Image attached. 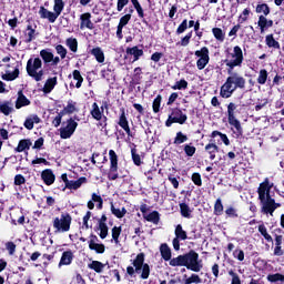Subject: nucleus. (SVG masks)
<instances>
[{"instance_id":"nucleus-1","label":"nucleus","mask_w":284,"mask_h":284,"mask_svg":"<svg viewBox=\"0 0 284 284\" xmlns=\"http://www.w3.org/2000/svg\"><path fill=\"white\" fill-rule=\"evenodd\" d=\"M274 187V183H271L268 179H265L257 189L258 200L262 205L263 214L274 215V211L281 207V203L276 202L270 194L272 189Z\"/></svg>"},{"instance_id":"nucleus-2","label":"nucleus","mask_w":284,"mask_h":284,"mask_svg":"<svg viewBox=\"0 0 284 284\" xmlns=\"http://www.w3.org/2000/svg\"><path fill=\"white\" fill-rule=\"evenodd\" d=\"M225 63L230 68L229 74H232L235 68H241L243 65V49L239 45L234 47L233 52L226 55Z\"/></svg>"},{"instance_id":"nucleus-3","label":"nucleus","mask_w":284,"mask_h":284,"mask_svg":"<svg viewBox=\"0 0 284 284\" xmlns=\"http://www.w3.org/2000/svg\"><path fill=\"white\" fill-rule=\"evenodd\" d=\"M184 267H186V270H191V272H200L203 270V262L199 260V253L190 251L184 254Z\"/></svg>"},{"instance_id":"nucleus-4","label":"nucleus","mask_w":284,"mask_h":284,"mask_svg":"<svg viewBox=\"0 0 284 284\" xmlns=\"http://www.w3.org/2000/svg\"><path fill=\"white\" fill-rule=\"evenodd\" d=\"M70 225H72V216L68 213H62L60 216L53 220V229L57 234H63L70 232Z\"/></svg>"},{"instance_id":"nucleus-5","label":"nucleus","mask_w":284,"mask_h":284,"mask_svg":"<svg viewBox=\"0 0 284 284\" xmlns=\"http://www.w3.org/2000/svg\"><path fill=\"white\" fill-rule=\"evenodd\" d=\"M145 263V254L140 253L136 255L133 261V267L135 268L136 274H141L140 278L143 281L150 278V265Z\"/></svg>"},{"instance_id":"nucleus-6","label":"nucleus","mask_w":284,"mask_h":284,"mask_svg":"<svg viewBox=\"0 0 284 284\" xmlns=\"http://www.w3.org/2000/svg\"><path fill=\"white\" fill-rule=\"evenodd\" d=\"M236 111V104L234 103H230L227 105V119H229V123L235 128L234 134L236 136H241V134H243V128L241 126V121H239V119H236V115H234V112Z\"/></svg>"},{"instance_id":"nucleus-7","label":"nucleus","mask_w":284,"mask_h":284,"mask_svg":"<svg viewBox=\"0 0 284 284\" xmlns=\"http://www.w3.org/2000/svg\"><path fill=\"white\" fill-rule=\"evenodd\" d=\"M110 156V171L108 179L110 181H116L119 179V156L116 155V152L114 150L109 151Z\"/></svg>"},{"instance_id":"nucleus-8","label":"nucleus","mask_w":284,"mask_h":284,"mask_svg":"<svg viewBox=\"0 0 284 284\" xmlns=\"http://www.w3.org/2000/svg\"><path fill=\"white\" fill-rule=\"evenodd\" d=\"M79 126V123L74 121L73 119H69L65 122L62 123V126L60 128V136L61 139H70L72 134L77 131V128Z\"/></svg>"},{"instance_id":"nucleus-9","label":"nucleus","mask_w":284,"mask_h":284,"mask_svg":"<svg viewBox=\"0 0 284 284\" xmlns=\"http://www.w3.org/2000/svg\"><path fill=\"white\" fill-rule=\"evenodd\" d=\"M195 57H197V70H205V67L210 63V49L203 47L201 50L195 51Z\"/></svg>"},{"instance_id":"nucleus-10","label":"nucleus","mask_w":284,"mask_h":284,"mask_svg":"<svg viewBox=\"0 0 284 284\" xmlns=\"http://www.w3.org/2000/svg\"><path fill=\"white\" fill-rule=\"evenodd\" d=\"M174 234L175 237L172 241L173 250H175V252H179V250H181V241H187V232L183 230V226L181 224H178L175 226Z\"/></svg>"},{"instance_id":"nucleus-11","label":"nucleus","mask_w":284,"mask_h":284,"mask_svg":"<svg viewBox=\"0 0 284 284\" xmlns=\"http://www.w3.org/2000/svg\"><path fill=\"white\" fill-rule=\"evenodd\" d=\"M235 90L236 87H234V84L229 79H226L225 83L221 87L220 95L222 99H230V97L234 94Z\"/></svg>"},{"instance_id":"nucleus-12","label":"nucleus","mask_w":284,"mask_h":284,"mask_svg":"<svg viewBox=\"0 0 284 284\" xmlns=\"http://www.w3.org/2000/svg\"><path fill=\"white\" fill-rule=\"evenodd\" d=\"M235 90L236 87H234V84L229 79H226L225 83L221 87L220 95L222 99H230V97L234 94Z\"/></svg>"},{"instance_id":"nucleus-13","label":"nucleus","mask_w":284,"mask_h":284,"mask_svg":"<svg viewBox=\"0 0 284 284\" xmlns=\"http://www.w3.org/2000/svg\"><path fill=\"white\" fill-rule=\"evenodd\" d=\"M227 80L233 84V88L235 90L239 88L240 90H244L245 88V78H243L239 73H231V75L227 78Z\"/></svg>"},{"instance_id":"nucleus-14","label":"nucleus","mask_w":284,"mask_h":284,"mask_svg":"<svg viewBox=\"0 0 284 284\" xmlns=\"http://www.w3.org/2000/svg\"><path fill=\"white\" fill-rule=\"evenodd\" d=\"M170 116L175 123H179L180 125H183L185 121H187V114L183 113V111L179 108L172 109Z\"/></svg>"},{"instance_id":"nucleus-15","label":"nucleus","mask_w":284,"mask_h":284,"mask_svg":"<svg viewBox=\"0 0 284 284\" xmlns=\"http://www.w3.org/2000/svg\"><path fill=\"white\" fill-rule=\"evenodd\" d=\"M92 14L90 12L87 13H82L80 16V30H85V28L88 30H93L94 29V23H92Z\"/></svg>"},{"instance_id":"nucleus-16","label":"nucleus","mask_w":284,"mask_h":284,"mask_svg":"<svg viewBox=\"0 0 284 284\" xmlns=\"http://www.w3.org/2000/svg\"><path fill=\"white\" fill-rule=\"evenodd\" d=\"M97 241H99V237H97V235H91L89 248L97 252V254H103V252H105V245L99 244Z\"/></svg>"},{"instance_id":"nucleus-17","label":"nucleus","mask_w":284,"mask_h":284,"mask_svg":"<svg viewBox=\"0 0 284 284\" xmlns=\"http://www.w3.org/2000/svg\"><path fill=\"white\" fill-rule=\"evenodd\" d=\"M57 87V77L53 78H49L43 88H41L40 90H38V92H43V94H50V92H52L54 90V88Z\"/></svg>"},{"instance_id":"nucleus-18","label":"nucleus","mask_w":284,"mask_h":284,"mask_svg":"<svg viewBox=\"0 0 284 284\" xmlns=\"http://www.w3.org/2000/svg\"><path fill=\"white\" fill-rule=\"evenodd\" d=\"M39 14L41 17V19H48V21L50 23H54V21H57V19H59V16L57 14V12H52V11H49L48 9L41 7L40 8V11H39Z\"/></svg>"},{"instance_id":"nucleus-19","label":"nucleus","mask_w":284,"mask_h":284,"mask_svg":"<svg viewBox=\"0 0 284 284\" xmlns=\"http://www.w3.org/2000/svg\"><path fill=\"white\" fill-rule=\"evenodd\" d=\"M118 124L130 136V134H131L130 123L128 122V116H125V109H121V114H120Z\"/></svg>"},{"instance_id":"nucleus-20","label":"nucleus","mask_w":284,"mask_h":284,"mask_svg":"<svg viewBox=\"0 0 284 284\" xmlns=\"http://www.w3.org/2000/svg\"><path fill=\"white\" fill-rule=\"evenodd\" d=\"M257 26H258L261 32L263 33V32H265V30H267V28H272L274 26V21L267 20V18H265V16H260Z\"/></svg>"},{"instance_id":"nucleus-21","label":"nucleus","mask_w":284,"mask_h":284,"mask_svg":"<svg viewBox=\"0 0 284 284\" xmlns=\"http://www.w3.org/2000/svg\"><path fill=\"white\" fill-rule=\"evenodd\" d=\"M41 179L45 183V185H52V183H54L55 176L52 170L47 169L42 171Z\"/></svg>"},{"instance_id":"nucleus-22","label":"nucleus","mask_w":284,"mask_h":284,"mask_svg":"<svg viewBox=\"0 0 284 284\" xmlns=\"http://www.w3.org/2000/svg\"><path fill=\"white\" fill-rule=\"evenodd\" d=\"M27 72L29 77L37 79V58L29 59L27 63Z\"/></svg>"},{"instance_id":"nucleus-23","label":"nucleus","mask_w":284,"mask_h":284,"mask_svg":"<svg viewBox=\"0 0 284 284\" xmlns=\"http://www.w3.org/2000/svg\"><path fill=\"white\" fill-rule=\"evenodd\" d=\"M90 114L93 119H95V121H101V119H103V108L100 109L99 104L94 102L91 106Z\"/></svg>"},{"instance_id":"nucleus-24","label":"nucleus","mask_w":284,"mask_h":284,"mask_svg":"<svg viewBox=\"0 0 284 284\" xmlns=\"http://www.w3.org/2000/svg\"><path fill=\"white\" fill-rule=\"evenodd\" d=\"M14 110V104L10 101H4L0 103V112L4 114L6 116L12 114V111Z\"/></svg>"},{"instance_id":"nucleus-25","label":"nucleus","mask_w":284,"mask_h":284,"mask_svg":"<svg viewBox=\"0 0 284 284\" xmlns=\"http://www.w3.org/2000/svg\"><path fill=\"white\" fill-rule=\"evenodd\" d=\"M24 105H30V100L23 95V91H19L16 108L17 110H21V108H24Z\"/></svg>"},{"instance_id":"nucleus-26","label":"nucleus","mask_w":284,"mask_h":284,"mask_svg":"<svg viewBox=\"0 0 284 284\" xmlns=\"http://www.w3.org/2000/svg\"><path fill=\"white\" fill-rule=\"evenodd\" d=\"M74 258V254H72V251H67L62 253L59 266L61 265H70Z\"/></svg>"},{"instance_id":"nucleus-27","label":"nucleus","mask_w":284,"mask_h":284,"mask_svg":"<svg viewBox=\"0 0 284 284\" xmlns=\"http://www.w3.org/2000/svg\"><path fill=\"white\" fill-rule=\"evenodd\" d=\"M169 261V265H171V267H185V255H179L178 257H173Z\"/></svg>"},{"instance_id":"nucleus-28","label":"nucleus","mask_w":284,"mask_h":284,"mask_svg":"<svg viewBox=\"0 0 284 284\" xmlns=\"http://www.w3.org/2000/svg\"><path fill=\"white\" fill-rule=\"evenodd\" d=\"M160 253H161V256L164 261H171L172 250L170 248V246H168V244H162L160 246Z\"/></svg>"},{"instance_id":"nucleus-29","label":"nucleus","mask_w":284,"mask_h":284,"mask_svg":"<svg viewBox=\"0 0 284 284\" xmlns=\"http://www.w3.org/2000/svg\"><path fill=\"white\" fill-rule=\"evenodd\" d=\"M91 54L95 57V60L98 61V63H103L105 61V54L103 53V50L99 47L93 48L91 50Z\"/></svg>"},{"instance_id":"nucleus-30","label":"nucleus","mask_w":284,"mask_h":284,"mask_svg":"<svg viewBox=\"0 0 284 284\" xmlns=\"http://www.w3.org/2000/svg\"><path fill=\"white\" fill-rule=\"evenodd\" d=\"M89 270H93V272H97L98 274H101L103 270L105 268V264L99 262V261H92L88 264Z\"/></svg>"},{"instance_id":"nucleus-31","label":"nucleus","mask_w":284,"mask_h":284,"mask_svg":"<svg viewBox=\"0 0 284 284\" xmlns=\"http://www.w3.org/2000/svg\"><path fill=\"white\" fill-rule=\"evenodd\" d=\"M205 150L210 154L211 161H214L216 159V152H219V145L215 143H209L205 145Z\"/></svg>"},{"instance_id":"nucleus-32","label":"nucleus","mask_w":284,"mask_h":284,"mask_svg":"<svg viewBox=\"0 0 284 284\" xmlns=\"http://www.w3.org/2000/svg\"><path fill=\"white\" fill-rule=\"evenodd\" d=\"M83 183H85V178H80L79 180L75 181H69V183H67V189L79 190V187H81Z\"/></svg>"},{"instance_id":"nucleus-33","label":"nucleus","mask_w":284,"mask_h":284,"mask_svg":"<svg viewBox=\"0 0 284 284\" xmlns=\"http://www.w3.org/2000/svg\"><path fill=\"white\" fill-rule=\"evenodd\" d=\"M265 43L268 48H274L275 50H281V44L278 43V41H276L274 39L273 34H268L265 38Z\"/></svg>"},{"instance_id":"nucleus-34","label":"nucleus","mask_w":284,"mask_h":284,"mask_svg":"<svg viewBox=\"0 0 284 284\" xmlns=\"http://www.w3.org/2000/svg\"><path fill=\"white\" fill-rule=\"evenodd\" d=\"M111 212L113 214V216H116V219H123V216H125V214H128V210H125V207H116L114 206V204H111Z\"/></svg>"},{"instance_id":"nucleus-35","label":"nucleus","mask_w":284,"mask_h":284,"mask_svg":"<svg viewBox=\"0 0 284 284\" xmlns=\"http://www.w3.org/2000/svg\"><path fill=\"white\" fill-rule=\"evenodd\" d=\"M132 12H134V9H130L129 13L124 14L123 17L120 18L119 24L120 28H125L128 23H130V20L132 19Z\"/></svg>"},{"instance_id":"nucleus-36","label":"nucleus","mask_w":284,"mask_h":284,"mask_svg":"<svg viewBox=\"0 0 284 284\" xmlns=\"http://www.w3.org/2000/svg\"><path fill=\"white\" fill-rule=\"evenodd\" d=\"M126 52L134 57L133 61H139L143 57V50L139 49V47L129 48Z\"/></svg>"},{"instance_id":"nucleus-37","label":"nucleus","mask_w":284,"mask_h":284,"mask_svg":"<svg viewBox=\"0 0 284 284\" xmlns=\"http://www.w3.org/2000/svg\"><path fill=\"white\" fill-rule=\"evenodd\" d=\"M65 45L71 50V52H77L79 50V41L75 38H68L65 40Z\"/></svg>"},{"instance_id":"nucleus-38","label":"nucleus","mask_w":284,"mask_h":284,"mask_svg":"<svg viewBox=\"0 0 284 284\" xmlns=\"http://www.w3.org/2000/svg\"><path fill=\"white\" fill-rule=\"evenodd\" d=\"M180 212L184 219H192V209L186 203L180 204Z\"/></svg>"},{"instance_id":"nucleus-39","label":"nucleus","mask_w":284,"mask_h":284,"mask_svg":"<svg viewBox=\"0 0 284 284\" xmlns=\"http://www.w3.org/2000/svg\"><path fill=\"white\" fill-rule=\"evenodd\" d=\"M267 77H270L267 70L261 69L257 75V83L260 85H265V83H267Z\"/></svg>"},{"instance_id":"nucleus-40","label":"nucleus","mask_w":284,"mask_h":284,"mask_svg":"<svg viewBox=\"0 0 284 284\" xmlns=\"http://www.w3.org/2000/svg\"><path fill=\"white\" fill-rule=\"evenodd\" d=\"M54 6L53 10L58 17L61 16V12H63V9L65 8V2L63 0H53Z\"/></svg>"},{"instance_id":"nucleus-41","label":"nucleus","mask_w":284,"mask_h":284,"mask_svg":"<svg viewBox=\"0 0 284 284\" xmlns=\"http://www.w3.org/2000/svg\"><path fill=\"white\" fill-rule=\"evenodd\" d=\"M30 145L32 142L30 140H21L16 149L17 152H26V150H30Z\"/></svg>"},{"instance_id":"nucleus-42","label":"nucleus","mask_w":284,"mask_h":284,"mask_svg":"<svg viewBox=\"0 0 284 284\" xmlns=\"http://www.w3.org/2000/svg\"><path fill=\"white\" fill-rule=\"evenodd\" d=\"M144 219L146 221H149L150 223H154L156 225V223H159V221H160L159 212L153 211V212H151L149 214H145Z\"/></svg>"},{"instance_id":"nucleus-43","label":"nucleus","mask_w":284,"mask_h":284,"mask_svg":"<svg viewBox=\"0 0 284 284\" xmlns=\"http://www.w3.org/2000/svg\"><path fill=\"white\" fill-rule=\"evenodd\" d=\"M255 12L257 14H264V17H267V14H270V6L266 3L257 4Z\"/></svg>"},{"instance_id":"nucleus-44","label":"nucleus","mask_w":284,"mask_h":284,"mask_svg":"<svg viewBox=\"0 0 284 284\" xmlns=\"http://www.w3.org/2000/svg\"><path fill=\"white\" fill-rule=\"evenodd\" d=\"M41 58L43 59L44 63H50L52 59H54V54L50 52V50L44 49L40 52Z\"/></svg>"},{"instance_id":"nucleus-45","label":"nucleus","mask_w":284,"mask_h":284,"mask_svg":"<svg viewBox=\"0 0 284 284\" xmlns=\"http://www.w3.org/2000/svg\"><path fill=\"white\" fill-rule=\"evenodd\" d=\"M19 78V69H14L13 72L2 74L3 81H14V79Z\"/></svg>"},{"instance_id":"nucleus-46","label":"nucleus","mask_w":284,"mask_h":284,"mask_svg":"<svg viewBox=\"0 0 284 284\" xmlns=\"http://www.w3.org/2000/svg\"><path fill=\"white\" fill-rule=\"evenodd\" d=\"M212 33L217 41H221V42L225 41V33H223V30L221 28H213Z\"/></svg>"},{"instance_id":"nucleus-47","label":"nucleus","mask_w":284,"mask_h":284,"mask_svg":"<svg viewBox=\"0 0 284 284\" xmlns=\"http://www.w3.org/2000/svg\"><path fill=\"white\" fill-rule=\"evenodd\" d=\"M187 141V135L183 134V132H178L174 138V145H181L182 143H185Z\"/></svg>"},{"instance_id":"nucleus-48","label":"nucleus","mask_w":284,"mask_h":284,"mask_svg":"<svg viewBox=\"0 0 284 284\" xmlns=\"http://www.w3.org/2000/svg\"><path fill=\"white\" fill-rule=\"evenodd\" d=\"M258 232L260 234H262V236H264L265 241H267L268 243H272V235H270V233H267V227H265V225L261 224L258 226Z\"/></svg>"},{"instance_id":"nucleus-49","label":"nucleus","mask_w":284,"mask_h":284,"mask_svg":"<svg viewBox=\"0 0 284 284\" xmlns=\"http://www.w3.org/2000/svg\"><path fill=\"white\" fill-rule=\"evenodd\" d=\"M98 230L100 239H108V224L99 223Z\"/></svg>"},{"instance_id":"nucleus-50","label":"nucleus","mask_w":284,"mask_h":284,"mask_svg":"<svg viewBox=\"0 0 284 284\" xmlns=\"http://www.w3.org/2000/svg\"><path fill=\"white\" fill-rule=\"evenodd\" d=\"M214 214L216 216H221V214H223V202L221 201V199H217L214 204Z\"/></svg>"},{"instance_id":"nucleus-51","label":"nucleus","mask_w":284,"mask_h":284,"mask_svg":"<svg viewBox=\"0 0 284 284\" xmlns=\"http://www.w3.org/2000/svg\"><path fill=\"white\" fill-rule=\"evenodd\" d=\"M121 236V226H114L112 229V239L115 245H119V237Z\"/></svg>"},{"instance_id":"nucleus-52","label":"nucleus","mask_w":284,"mask_h":284,"mask_svg":"<svg viewBox=\"0 0 284 284\" xmlns=\"http://www.w3.org/2000/svg\"><path fill=\"white\" fill-rule=\"evenodd\" d=\"M203 281L201 280V277L197 274H192L190 277H187L184 282V284H201Z\"/></svg>"},{"instance_id":"nucleus-53","label":"nucleus","mask_w":284,"mask_h":284,"mask_svg":"<svg viewBox=\"0 0 284 284\" xmlns=\"http://www.w3.org/2000/svg\"><path fill=\"white\" fill-rule=\"evenodd\" d=\"M55 52L60 55V59H65V57L68 55V49H65V47L61 44H58L55 47Z\"/></svg>"},{"instance_id":"nucleus-54","label":"nucleus","mask_w":284,"mask_h":284,"mask_svg":"<svg viewBox=\"0 0 284 284\" xmlns=\"http://www.w3.org/2000/svg\"><path fill=\"white\" fill-rule=\"evenodd\" d=\"M267 281H270V283H277V281H284V275L281 273H276V274H272L267 276Z\"/></svg>"},{"instance_id":"nucleus-55","label":"nucleus","mask_w":284,"mask_h":284,"mask_svg":"<svg viewBox=\"0 0 284 284\" xmlns=\"http://www.w3.org/2000/svg\"><path fill=\"white\" fill-rule=\"evenodd\" d=\"M161 101H163V98L161 95H156V98L153 101V112L159 113L161 110Z\"/></svg>"},{"instance_id":"nucleus-56","label":"nucleus","mask_w":284,"mask_h":284,"mask_svg":"<svg viewBox=\"0 0 284 284\" xmlns=\"http://www.w3.org/2000/svg\"><path fill=\"white\" fill-rule=\"evenodd\" d=\"M187 89V81L180 80L175 82V84L172 87V90H186Z\"/></svg>"},{"instance_id":"nucleus-57","label":"nucleus","mask_w":284,"mask_h":284,"mask_svg":"<svg viewBox=\"0 0 284 284\" xmlns=\"http://www.w3.org/2000/svg\"><path fill=\"white\" fill-rule=\"evenodd\" d=\"M73 79L78 81L75 83V88H81V83H83V77H81V72L79 70L73 71Z\"/></svg>"},{"instance_id":"nucleus-58","label":"nucleus","mask_w":284,"mask_h":284,"mask_svg":"<svg viewBox=\"0 0 284 284\" xmlns=\"http://www.w3.org/2000/svg\"><path fill=\"white\" fill-rule=\"evenodd\" d=\"M191 39H192V31H190L184 38L181 39L180 45H182V48H187V45H190Z\"/></svg>"},{"instance_id":"nucleus-59","label":"nucleus","mask_w":284,"mask_h":284,"mask_svg":"<svg viewBox=\"0 0 284 284\" xmlns=\"http://www.w3.org/2000/svg\"><path fill=\"white\" fill-rule=\"evenodd\" d=\"M184 152L186 156H194L196 154V148L190 144L184 145Z\"/></svg>"},{"instance_id":"nucleus-60","label":"nucleus","mask_w":284,"mask_h":284,"mask_svg":"<svg viewBox=\"0 0 284 284\" xmlns=\"http://www.w3.org/2000/svg\"><path fill=\"white\" fill-rule=\"evenodd\" d=\"M131 155H132V160H133L134 165H141V155H139L136 153V149L131 150Z\"/></svg>"},{"instance_id":"nucleus-61","label":"nucleus","mask_w":284,"mask_h":284,"mask_svg":"<svg viewBox=\"0 0 284 284\" xmlns=\"http://www.w3.org/2000/svg\"><path fill=\"white\" fill-rule=\"evenodd\" d=\"M191 179H192L194 185H197L199 187H201L203 185V180H201L200 173H193Z\"/></svg>"},{"instance_id":"nucleus-62","label":"nucleus","mask_w":284,"mask_h":284,"mask_svg":"<svg viewBox=\"0 0 284 284\" xmlns=\"http://www.w3.org/2000/svg\"><path fill=\"white\" fill-rule=\"evenodd\" d=\"M250 17V9H244L242 14L239 17V23H245Z\"/></svg>"},{"instance_id":"nucleus-63","label":"nucleus","mask_w":284,"mask_h":284,"mask_svg":"<svg viewBox=\"0 0 284 284\" xmlns=\"http://www.w3.org/2000/svg\"><path fill=\"white\" fill-rule=\"evenodd\" d=\"M187 30V20H183L176 29V34H183Z\"/></svg>"},{"instance_id":"nucleus-64","label":"nucleus","mask_w":284,"mask_h":284,"mask_svg":"<svg viewBox=\"0 0 284 284\" xmlns=\"http://www.w3.org/2000/svg\"><path fill=\"white\" fill-rule=\"evenodd\" d=\"M230 276H232V282L231 284H241V277L234 271L229 272Z\"/></svg>"}]
</instances>
